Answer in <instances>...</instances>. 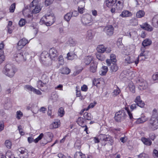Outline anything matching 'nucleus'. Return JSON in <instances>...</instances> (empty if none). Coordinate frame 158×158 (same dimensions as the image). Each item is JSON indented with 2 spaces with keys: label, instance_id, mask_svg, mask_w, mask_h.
Segmentation results:
<instances>
[{
  "label": "nucleus",
  "instance_id": "c85d7f7f",
  "mask_svg": "<svg viewBox=\"0 0 158 158\" xmlns=\"http://www.w3.org/2000/svg\"><path fill=\"white\" fill-rule=\"evenodd\" d=\"M152 44V41L151 40L149 39H146L143 41L142 43V45L143 46V47H145L146 46H148Z\"/></svg>",
  "mask_w": 158,
  "mask_h": 158
},
{
  "label": "nucleus",
  "instance_id": "ddd939ff",
  "mask_svg": "<svg viewBox=\"0 0 158 158\" xmlns=\"http://www.w3.org/2000/svg\"><path fill=\"white\" fill-rule=\"evenodd\" d=\"M48 52L46 51H44L40 55V60L43 63L46 62L49 57Z\"/></svg>",
  "mask_w": 158,
  "mask_h": 158
},
{
  "label": "nucleus",
  "instance_id": "f704fd0d",
  "mask_svg": "<svg viewBox=\"0 0 158 158\" xmlns=\"http://www.w3.org/2000/svg\"><path fill=\"white\" fill-rule=\"evenodd\" d=\"M128 87L130 91L132 93L135 92V87L134 84L132 82H131L129 85Z\"/></svg>",
  "mask_w": 158,
  "mask_h": 158
},
{
  "label": "nucleus",
  "instance_id": "0eeeda50",
  "mask_svg": "<svg viewBox=\"0 0 158 158\" xmlns=\"http://www.w3.org/2000/svg\"><path fill=\"white\" fill-rule=\"evenodd\" d=\"M145 48L144 47H142L141 48V52L140 55L138 56L137 59L134 61L135 64L137 65V64L139 62V60L140 58L142 56H144V58H141V60H145L147 58V57L148 56L149 52L148 51H145Z\"/></svg>",
  "mask_w": 158,
  "mask_h": 158
},
{
  "label": "nucleus",
  "instance_id": "b1692460",
  "mask_svg": "<svg viewBox=\"0 0 158 158\" xmlns=\"http://www.w3.org/2000/svg\"><path fill=\"white\" fill-rule=\"evenodd\" d=\"M106 48L105 46L103 45H99L97 47V50L99 53H103L105 52Z\"/></svg>",
  "mask_w": 158,
  "mask_h": 158
},
{
  "label": "nucleus",
  "instance_id": "dca6fc26",
  "mask_svg": "<svg viewBox=\"0 0 158 158\" xmlns=\"http://www.w3.org/2000/svg\"><path fill=\"white\" fill-rule=\"evenodd\" d=\"M92 19L91 16L87 15H86L85 17L81 19V21L85 24H87L91 22Z\"/></svg>",
  "mask_w": 158,
  "mask_h": 158
},
{
  "label": "nucleus",
  "instance_id": "f257e3e1",
  "mask_svg": "<svg viewBox=\"0 0 158 158\" xmlns=\"http://www.w3.org/2000/svg\"><path fill=\"white\" fill-rule=\"evenodd\" d=\"M14 56L15 60L19 63L25 61L30 57L28 52L23 53L19 51H17Z\"/></svg>",
  "mask_w": 158,
  "mask_h": 158
},
{
  "label": "nucleus",
  "instance_id": "c9c22d12",
  "mask_svg": "<svg viewBox=\"0 0 158 158\" xmlns=\"http://www.w3.org/2000/svg\"><path fill=\"white\" fill-rule=\"evenodd\" d=\"M76 55L72 53L69 52L67 53L66 58L68 60H73L75 58Z\"/></svg>",
  "mask_w": 158,
  "mask_h": 158
},
{
  "label": "nucleus",
  "instance_id": "2eb2a0df",
  "mask_svg": "<svg viewBox=\"0 0 158 158\" xmlns=\"http://www.w3.org/2000/svg\"><path fill=\"white\" fill-rule=\"evenodd\" d=\"M135 102L138 106L141 108L143 107L144 106V103L141 99L140 97L139 96H137L136 97L135 99Z\"/></svg>",
  "mask_w": 158,
  "mask_h": 158
},
{
  "label": "nucleus",
  "instance_id": "bb28decb",
  "mask_svg": "<svg viewBox=\"0 0 158 158\" xmlns=\"http://www.w3.org/2000/svg\"><path fill=\"white\" fill-rule=\"evenodd\" d=\"M147 118L145 116H142L140 118L138 119L135 122L136 124H139L143 123L147 120Z\"/></svg>",
  "mask_w": 158,
  "mask_h": 158
},
{
  "label": "nucleus",
  "instance_id": "58836bf2",
  "mask_svg": "<svg viewBox=\"0 0 158 158\" xmlns=\"http://www.w3.org/2000/svg\"><path fill=\"white\" fill-rule=\"evenodd\" d=\"M117 7L119 9H122L123 6V0H119L118 1L116 4Z\"/></svg>",
  "mask_w": 158,
  "mask_h": 158
},
{
  "label": "nucleus",
  "instance_id": "49530a36",
  "mask_svg": "<svg viewBox=\"0 0 158 158\" xmlns=\"http://www.w3.org/2000/svg\"><path fill=\"white\" fill-rule=\"evenodd\" d=\"M72 17V14L70 13H67L64 16L65 19L67 21H69L70 19Z\"/></svg>",
  "mask_w": 158,
  "mask_h": 158
},
{
  "label": "nucleus",
  "instance_id": "423d86ee",
  "mask_svg": "<svg viewBox=\"0 0 158 158\" xmlns=\"http://www.w3.org/2000/svg\"><path fill=\"white\" fill-rule=\"evenodd\" d=\"M148 126L152 131L158 129V118L152 117L149 121Z\"/></svg>",
  "mask_w": 158,
  "mask_h": 158
},
{
  "label": "nucleus",
  "instance_id": "de8ad7c7",
  "mask_svg": "<svg viewBox=\"0 0 158 158\" xmlns=\"http://www.w3.org/2000/svg\"><path fill=\"white\" fill-rule=\"evenodd\" d=\"M23 116V114L22 112L20 111H18L16 112V118L18 119H20Z\"/></svg>",
  "mask_w": 158,
  "mask_h": 158
},
{
  "label": "nucleus",
  "instance_id": "6e6552de",
  "mask_svg": "<svg viewBox=\"0 0 158 158\" xmlns=\"http://www.w3.org/2000/svg\"><path fill=\"white\" fill-rule=\"evenodd\" d=\"M126 115L125 111L124 110H121L115 113L114 118L117 122H119L123 120Z\"/></svg>",
  "mask_w": 158,
  "mask_h": 158
},
{
  "label": "nucleus",
  "instance_id": "052dcab7",
  "mask_svg": "<svg viewBox=\"0 0 158 158\" xmlns=\"http://www.w3.org/2000/svg\"><path fill=\"white\" fill-rule=\"evenodd\" d=\"M78 11L75 10L72 12V15L73 16H77L78 15L79 12V6L78 7Z\"/></svg>",
  "mask_w": 158,
  "mask_h": 158
},
{
  "label": "nucleus",
  "instance_id": "20e7f679",
  "mask_svg": "<svg viewBox=\"0 0 158 158\" xmlns=\"http://www.w3.org/2000/svg\"><path fill=\"white\" fill-rule=\"evenodd\" d=\"M42 19L44 23L47 26L52 25L55 21V17L53 14H47Z\"/></svg>",
  "mask_w": 158,
  "mask_h": 158
},
{
  "label": "nucleus",
  "instance_id": "09e8293b",
  "mask_svg": "<svg viewBox=\"0 0 158 158\" xmlns=\"http://www.w3.org/2000/svg\"><path fill=\"white\" fill-rule=\"evenodd\" d=\"M5 145L8 148H10L12 146L11 141L9 140H7L5 141Z\"/></svg>",
  "mask_w": 158,
  "mask_h": 158
},
{
  "label": "nucleus",
  "instance_id": "864d4df0",
  "mask_svg": "<svg viewBox=\"0 0 158 158\" xmlns=\"http://www.w3.org/2000/svg\"><path fill=\"white\" fill-rule=\"evenodd\" d=\"M58 98V95L56 94H52L50 98V99L54 101H56L57 100Z\"/></svg>",
  "mask_w": 158,
  "mask_h": 158
},
{
  "label": "nucleus",
  "instance_id": "a211bd4d",
  "mask_svg": "<svg viewBox=\"0 0 158 158\" xmlns=\"http://www.w3.org/2000/svg\"><path fill=\"white\" fill-rule=\"evenodd\" d=\"M132 15L131 13L128 10H124L120 15L119 16L123 18H126L131 16Z\"/></svg>",
  "mask_w": 158,
  "mask_h": 158
},
{
  "label": "nucleus",
  "instance_id": "aec40b11",
  "mask_svg": "<svg viewBox=\"0 0 158 158\" xmlns=\"http://www.w3.org/2000/svg\"><path fill=\"white\" fill-rule=\"evenodd\" d=\"M115 89H114L112 92V95L114 97L117 96L121 92V90L119 88L117 85L114 86Z\"/></svg>",
  "mask_w": 158,
  "mask_h": 158
},
{
  "label": "nucleus",
  "instance_id": "9d476101",
  "mask_svg": "<svg viewBox=\"0 0 158 158\" xmlns=\"http://www.w3.org/2000/svg\"><path fill=\"white\" fill-rule=\"evenodd\" d=\"M57 51L55 48H51L49 51V56L52 60H54L55 58L57 56Z\"/></svg>",
  "mask_w": 158,
  "mask_h": 158
},
{
  "label": "nucleus",
  "instance_id": "4be33fe9",
  "mask_svg": "<svg viewBox=\"0 0 158 158\" xmlns=\"http://www.w3.org/2000/svg\"><path fill=\"white\" fill-rule=\"evenodd\" d=\"M93 59V57L91 56H88L85 57L83 60V62L85 65H88Z\"/></svg>",
  "mask_w": 158,
  "mask_h": 158
},
{
  "label": "nucleus",
  "instance_id": "7ed1b4c3",
  "mask_svg": "<svg viewBox=\"0 0 158 158\" xmlns=\"http://www.w3.org/2000/svg\"><path fill=\"white\" fill-rule=\"evenodd\" d=\"M15 72V69L13 65L6 64L3 71V73L6 76L10 77H13Z\"/></svg>",
  "mask_w": 158,
  "mask_h": 158
},
{
  "label": "nucleus",
  "instance_id": "e2e57ef3",
  "mask_svg": "<svg viewBox=\"0 0 158 158\" xmlns=\"http://www.w3.org/2000/svg\"><path fill=\"white\" fill-rule=\"evenodd\" d=\"M24 88L25 89H27L29 90L32 91H33L34 89L33 87L30 85H26L25 86Z\"/></svg>",
  "mask_w": 158,
  "mask_h": 158
},
{
  "label": "nucleus",
  "instance_id": "7c9ffc66",
  "mask_svg": "<svg viewBox=\"0 0 158 158\" xmlns=\"http://www.w3.org/2000/svg\"><path fill=\"white\" fill-rule=\"evenodd\" d=\"M41 79L43 83L45 85L49 81L48 77L45 74L42 75L41 77Z\"/></svg>",
  "mask_w": 158,
  "mask_h": 158
},
{
  "label": "nucleus",
  "instance_id": "4468645a",
  "mask_svg": "<svg viewBox=\"0 0 158 158\" xmlns=\"http://www.w3.org/2000/svg\"><path fill=\"white\" fill-rule=\"evenodd\" d=\"M60 123L59 120H56L50 125V128L53 129L57 128L60 126Z\"/></svg>",
  "mask_w": 158,
  "mask_h": 158
},
{
  "label": "nucleus",
  "instance_id": "f8f14e48",
  "mask_svg": "<svg viewBox=\"0 0 158 158\" xmlns=\"http://www.w3.org/2000/svg\"><path fill=\"white\" fill-rule=\"evenodd\" d=\"M44 135V134L43 133H41L38 136V137L36 138L35 139H34L32 137H29L28 138L27 140L29 143H31L33 141H34L35 143H38L40 140L42 139V138L43 137Z\"/></svg>",
  "mask_w": 158,
  "mask_h": 158
},
{
  "label": "nucleus",
  "instance_id": "37998d69",
  "mask_svg": "<svg viewBox=\"0 0 158 158\" xmlns=\"http://www.w3.org/2000/svg\"><path fill=\"white\" fill-rule=\"evenodd\" d=\"M64 109L62 107L60 108L59 109L58 111V115L61 117L64 115Z\"/></svg>",
  "mask_w": 158,
  "mask_h": 158
},
{
  "label": "nucleus",
  "instance_id": "774afa93",
  "mask_svg": "<svg viewBox=\"0 0 158 158\" xmlns=\"http://www.w3.org/2000/svg\"><path fill=\"white\" fill-rule=\"evenodd\" d=\"M117 44L119 48H120L123 46V44L121 39H119L118 40L117 42Z\"/></svg>",
  "mask_w": 158,
  "mask_h": 158
},
{
  "label": "nucleus",
  "instance_id": "2f4dec72",
  "mask_svg": "<svg viewBox=\"0 0 158 158\" xmlns=\"http://www.w3.org/2000/svg\"><path fill=\"white\" fill-rule=\"evenodd\" d=\"M97 58L99 60L103 61L105 60L106 57L105 56L101 53H98L96 54Z\"/></svg>",
  "mask_w": 158,
  "mask_h": 158
},
{
  "label": "nucleus",
  "instance_id": "72a5a7b5",
  "mask_svg": "<svg viewBox=\"0 0 158 158\" xmlns=\"http://www.w3.org/2000/svg\"><path fill=\"white\" fill-rule=\"evenodd\" d=\"M116 0H108L106 1V5L107 7L113 6L115 3Z\"/></svg>",
  "mask_w": 158,
  "mask_h": 158
},
{
  "label": "nucleus",
  "instance_id": "6ab92c4d",
  "mask_svg": "<svg viewBox=\"0 0 158 158\" xmlns=\"http://www.w3.org/2000/svg\"><path fill=\"white\" fill-rule=\"evenodd\" d=\"M140 27L143 29L149 31H152L153 29L152 27L147 23H145L140 25Z\"/></svg>",
  "mask_w": 158,
  "mask_h": 158
},
{
  "label": "nucleus",
  "instance_id": "a19ab883",
  "mask_svg": "<svg viewBox=\"0 0 158 158\" xmlns=\"http://www.w3.org/2000/svg\"><path fill=\"white\" fill-rule=\"evenodd\" d=\"M58 64L60 65H63L64 64V58L62 55H60L58 58Z\"/></svg>",
  "mask_w": 158,
  "mask_h": 158
},
{
  "label": "nucleus",
  "instance_id": "473e14b6",
  "mask_svg": "<svg viewBox=\"0 0 158 158\" xmlns=\"http://www.w3.org/2000/svg\"><path fill=\"white\" fill-rule=\"evenodd\" d=\"M61 73L64 74H68L70 72V70L67 67L63 68L61 69Z\"/></svg>",
  "mask_w": 158,
  "mask_h": 158
},
{
  "label": "nucleus",
  "instance_id": "8fccbe9b",
  "mask_svg": "<svg viewBox=\"0 0 158 158\" xmlns=\"http://www.w3.org/2000/svg\"><path fill=\"white\" fill-rule=\"evenodd\" d=\"M110 60L112 62L115 63L117 61V60L116 58L115 55L113 54H112L110 56Z\"/></svg>",
  "mask_w": 158,
  "mask_h": 158
},
{
  "label": "nucleus",
  "instance_id": "bf43d9fd",
  "mask_svg": "<svg viewBox=\"0 0 158 158\" xmlns=\"http://www.w3.org/2000/svg\"><path fill=\"white\" fill-rule=\"evenodd\" d=\"M7 101V103H5L4 104V106L6 109H8L9 108L10 106V103L9 101H8V100L7 99H6Z\"/></svg>",
  "mask_w": 158,
  "mask_h": 158
},
{
  "label": "nucleus",
  "instance_id": "e433bc0d",
  "mask_svg": "<svg viewBox=\"0 0 158 158\" xmlns=\"http://www.w3.org/2000/svg\"><path fill=\"white\" fill-rule=\"evenodd\" d=\"M148 85L146 82L141 83L139 85V88L140 90L146 89Z\"/></svg>",
  "mask_w": 158,
  "mask_h": 158
},
{
  "label": "nucleus",
  "instance_id": "4c0bfd02",
  "mask_svg": "<svg viewBox=\"0 0 158 158\" xmlns=\"http://www.w3.org/2000/svg\"><path fill=\"white\" fill-rule=\"evenodd\" d=\"M145 14V13L144 11L139 10L136 13V16L137 18H142L144 16Z\"/></svg>",
  "mask_w": 158,
  "mask_h": 158
},
{
  "label": "nucleus",
  "instance_id": "a18cd8bd",
  "mask_svg": "<svg viewBox=\"0 0 158 158\" xmlns=\"http://www.w3.org/2000/svg\"><path fill=\"white\" fill-rule=\"evenodd\" d=\"M134 62V61L131 59L130 57L127 56L125 59V63H131Z\"/></svg>",
  "mask_w": 158,
  "mask_h": 158
},
{
  "label": "nucleus",
  "instance_id": "5701e85b",
  "mask_svg": "<svg viewBox=\"0 0 158 158\" xmlns=\"http://www.w3.org/2000/svg\"><path fill=\"white\" fill-rule=\"evenodd\" d=\"M103 82V79L102 78L94 79L93 81V84L97 86H98L101 83Z\"/></svg>",
  "mask_w": 158,
  "mask_h": 158
},
{
  "label": "nucleus",
  "instance_id": "c03bdc74",
  "mask_svg": "<svg viewBox=\"0 0 158 158\" xmlns=\"http://www.w3.org/2000/svg\"><path fill=\"white\" fill-rule=\"evenodd\" d=\"M138 158H150L149 156L147 154L142 153L138 156Z\"/></svg>",
  "mask_w": 158,
  "mask_h": 158
},
{
  "label": "nucleus",
  "instance_id": "39448f33",
  "mask_svg": "<svg viewBox=\"0 0 158 158\" xmlns=\"http://www.w3.org/2000/svg\"><path fill=\"white\" fill-rule=\"evenodd\" d=\"M37 0H34L30 4V10L32 14H36L40 11L41 9L40 6L37 5Z\"/></svg>",
  "mask_w": 158,
  "mask_h": 158
},
{
  "label": "nucleus",
  "instance_id": "4d7b16f0",
  "mask_svg": "<svg viewBox=\"0 0 158 158\" xmlns=\"http://www.w3.org/2000/svg\"><path fill=\"white\" fill-rule=\"evenodd\" d=\"M125 109L126 111L127 112L128 115H129L130 119H132L133 118L132 114L129 111L128 108V107H126L125 108Z\"/></svg>",
  "mask_w": 158,
  "mask_h": 158
},
{
  "label": "nucleus",
  "instance_id": "a878e982",
  "mask_svg": "<svg viewBox=\"0 0 158 158\" xmlns=\"http://www.w3.org/2000/svg\"><path fill=\"white\" fill-rule=\"evenodd\" d=\"M141 140L143 143L146 145L150 146L152 144V142L149 139L142 137L141 139Z\"/></svg>",
  "mask_w": 158,
  "mask_h": 158
},
{
  "label": "nucleus",
  "instance_id": "c756f323",
  "mask_svg": "<svg viewBox=\"0 0 158 158\" xmlns=\"http://www.w3.org/2000/svg\"><path fill=\"white\" fill-rule=\"evenodd\" d=\"M108 68L106 66H103L102 67V70L100 72L101 75H105L108 71Z\"/></svg>",
  "mask_w": 158,
  "mask_h": 158
},
{
  "label": "nucleus",
  "instance_id": "393cba45",
  "mask_svg": "<svg viewBox=\"0 0 158 158\" xmlns=\"http://www.w3.org/2000/svg\"><path fill=\"white\" fill-rule=\"evenodd\" d=\"M152 23L154 27H158V15L154 17L152 19Z\"/></svg>",
  "mask_w": 158,
  "mask_h": 158
},
{
  "label": "nucleus",
  "instance_id": "3c124183",
  "mask_svg": "<svg viewBox=\"0 0 158 158\" xmlns=\"http://www.w3.org/2000/svg\"><path fill=\"white\" fill-rule=\"evenodd\" d=\"M45 136L49 137L51 139L50 142H51L52 141V139L53 137V135L52 133L51 132H46L45 133Z\"/></svg>",
  "mask_w": 158,
  "mask_h": 158
},
{
  "label": "nucleus",
  "instance_id": "412c9836",
  "mask_svg": "<svg viewBox=\"0 0 158 158\" xmlns=\"http://www.w3.org/2000/svg\"><path fill=\"white\" fill-rule=\"evenodd\" d=\"M19 151L20 152L21 155L20 157L22 158H27L28 156V153L27 150H21V149H19Z\"/></svg>",
  "mask_w": 158,
  "mask_h": 158
},
{
  "label": "nucleus",
  "instance_id": "680f3d73",
  "mask_svg": "<svg viewBox=\"0 0 158 158\" xmlns=\"http://www.w3.org/2000/svg\"><path fill=\"white\" fill-rule=\"evenodd\" d=\"M81 130L84 131H85L87 134H88V133L87 132V129L88 128L87 127V126L85 125H84L83 126H81Z\"/></svg>",
  "mask_w": 158,
  "mask_h": 158
},
{
  "label": "nucleus",
  "instance_id": "f3484780",
  "mask_svg": "<svg viewBox=\"0 0 158 158\" xmlns=\"http://www.w3.org/2000/svg\"><path fill=\"white\" fill-rule=\"evenodd\" d=\"M98 63L95 61H93L90 64V71L92 73L95 72L97 70Z\"/></svg>",
  "mask_w": 158,
  "mask_h": 158
},
{
  "label": "nucleus",
  "instance_id": "1a4fd4ad",
  "mask_svg": "<svg viewBox=\"0 0 158 158\" xmlns=\"http://www.w3.org/2000/svg\"><path fill=\"white\" fill-rule=\"evenodd\" d=\"M28 42V40L25 38H23L20 40L18 42L17 48L19 50L23 48L25 45Z\"/></svg>",
  "mask_w": 158,
  "mask_h": 158
},
{
  "label": "nucleus",
  "instance_id": "cd10ccee",
  "mask_svg": "<svg viewBox=\"0 0 158 158\" xmlns=\"http://www.w3.org/2000/svg\"><path fill=\"white\" fill-rule=\"evenodd\" d=\"M118 69V67L115 63H113L110 68V70L111 72H116Z\"/></svg>",
  "mask_w": 158,
  "mask_h": 158
},
{
  "label": "nucleus",
  "instance_id": "0e129e2a",
  "mask_svg": "<svg viewBox=\"0 0 158 158\" xmlns=\"http://www.w3.org/2000/svg\"><path fill=\"white\" fill-rule=\"evenodd\" d=\"M25 19H21L19 22V24L20 26H23L25 25Z\"/></svg>",
  "mask_w": 158,
  "mask_h": 158
},
{
  "label": "nucleus",
  "instance_id": "69168bd1",
  "mask_svg": "<svg viewBox=\"0 0 158 158\" xmlns=\"http://www.w3.org/2000/svg\"><path fill=\"white\" fill-rule=\"evenodd\" d=\"M152 78L154 81L158 80V73H156L152 76Z\"/></svg>",
  "mask_w": 158,
  "mask_h": 158
},
{
  "label": "nucleus",
  "instance_id": "603ef678",
  "mask_svg": "<svg viewBox=\"0 0 158 158\" xmlns=\"http://www.w3.org/2000/svg\"><path fill=\"white\" fill-rule=\"evenodd\" d=\"M44 85L45 84H44L43 82L41 80H39L37 82V86L39 89H40L41 87H43Z\"/></svg>",
  "mask_w": 158,
  "mask_h": 158
},
{
  "label": "nucleus",
  "instance_id": "9b49d317",
  "mask_svg": "<svg viewBox=\"0 0 158 158\" xmlns=\"http://www.w3.org/2000/svg\"><path fill=\"white\" fill-rule=\"evenodd\" d=\"M114 30L113 26L110 25L106 26L104 29L107 35L109 36H111L113 35Z\"/></svg>",
  "mask_w": 158,
  "mask_h": 158
},
{
  "label": "nucleus",
  "instance_id": "ea45409f",
  "mask_svg": "<svg viewBox=\"0 0 158 158\" xmlns=\"http://www.w3.org/2000/svg\"><path fill=\"white\" fill-rule=\"evenodd\" d=\"M76 42L72 38H70L67 42V44L70 46H74L76 44Z\"/></svg>",
  "mask_w": 158,
  "mask_h": 158
},
{
  "label": "nucleus",
  "instance_id": "338daca9",
  "mask_svg": "<svg viewBox=\"0 0 158 158\" xmlns=\"http://www.w3.org/2000/svg\"><path fill=\"white\" fill-rule=\"evenodd\" d=\"M81 89L82 91L86 92L87 90L88 87L86 85H84L81 87Z\"/></svg>",
  "mask_w": 158,
  "mask_h": 158
},
{
  "label": "nucleus",
  "instance_id": "5fc2aeb1",
  "mask_svg": "<svg viewBox=\"0 0 158 158\" xmlns=\"http://www.w3.org/2000/svg\"><path fill=\"white\" fill-rule=\"evenodd\" d=\"M15 8V3H14L11 5L10 8V12L11 13L14 12Z\"/></svg>",
  "mask_w": 158,
  "mask_h": 158
},
{
  "label": "nucleus",
  "instance_id": "13d9d810",
  "mask_svg": "<svg viewBox=\"0 0 158 158\" xmlns=\"http://www.w3.org/2000/svg\"><path fill=\"white\" fill-rule=\"evenodd\" d=\"M54 0H45V4L46 6L50 5L53 2Z\"/></svg>",
  "mask_w": 158,
  "mask_h": 158
},
{
  "label": "nucleus",
  "instance_id": "f03ea898",
  "mask_svg": "<svg viewBox=\"0 0 158 158\" xmlns=\"http://www.w3.org/2000/svg\"><path fill=\"white\" fill-rule=\"evenodd\" d=\"M99 137L100 138V143L102 146H105L108 144L112 145L113 144V139L109 135L100 134Z\"/></svg>",
  "mask_w": 158,
  "mask_h": 158
},
{
  "label": "nucleus",
  "instance_id": "79ce46f5",
  "mask_svg": "<svg viewBox=\"0 0 158 158\" xmlns=\"http://www.w3.org/2000/svg\"><path fill=\"white\" fill-rule=\"evenodd\" d=\"M5 56L4 55L3 52L0 49V64L2 63L4 60Z\"/></svg>",
  "mask_w": 158,
  "mask_h": 158
},
{
  "label": "nucleus",
  "instance_id": "6e6d98bb",
  "mask_svg": "<svg viewBox=\"0 0 158 158\" xmlns=\"http://www.w3.org/2000/svg\"><path fill=\"white\" fill-rule=\"evenodd\" d=\"M89 115H90V114L88 113L87 112H85L84 114V115L85 119L90 120H91V117L89 116Z\"/></svg>",
  "mask_w": 158,
  "mask_h": 158
}]
</instances>
